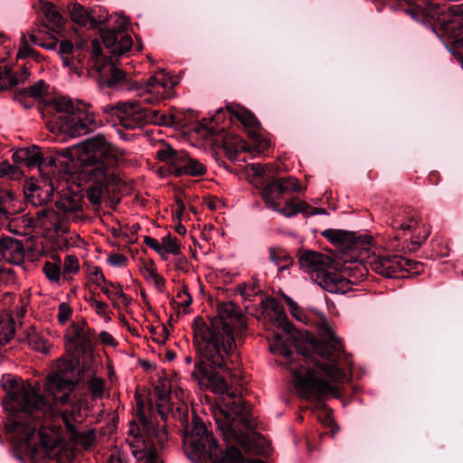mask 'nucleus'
Masks as SVG:
<instances>
[{
  "label": "nucleus",
  "mask_w": 463,
  "mask_h": 463,
  "mask_svg": "<svg viewBox=\"0 0 463 463\" xmlns=\"http://www.w3.org/2000/svg\"><path fill=\"white\" fill-rule=\"evenodd\" d=\"M42 12L47 23L46 27L57 31L63 25L64 18L55 5L45 3L42 6Z\"/></svg>",
  "instance_id": "33"
},
{
  "label": "nucleus",
  "mask_w": 463,
  "mask_h": 463,
  "mask_svg": "<svg viewBox=\"0 0 463 463\" xmlns=\"http://www.w3.org/2000/svg\"><path fill=\"white\" fill-rule=\"evenodd\" d=\"M300 207L303 208V210L299 213H302L306 216L316 215L318 213V212L312 211L314 208L303 201L300 202Z\"/></svg>",
  "instance_id": "64"
},
{
  "label": "nucleus",
  "mask_w": 463,
  "mask_h": 463,
  "mask_svg": "<svg viewBox=\"0 0 463 463\" xmlns=\"http://www.w3.org/2000/svg\"><path fill=\"white\" fill-rule=\"evenodd\" d=\"M322 236L344 249L354 250L357 249L359 245V241H356L353 232L343 230L327 229L322 232Z\"/></svg>",
  "instance_id": "31"
},
{
  "label": "nucleus",
  "mask_w": 463,
  "mask_h": 463,
  "mask_svg": "<svg viewBox=\"0 0 463 463\" xmlns=\"http://www.w3.org/2000/svg\"><path fill=\"white\" fill-rule=\"evenodd\" d=\"M348 271L354 280L347 279L341 272L327 269L325 272L316 275L315 282L329 293L345 294L351 290L352 285L356 280L364 279L366 277L367 267L364 264L354 262L345 269V272Z\"/></svg>",
  "instance_id": "12"
},
{
  "label": "nucleus",
  "mask_w": 463,
  "mask_h": 463,
  "mask_svg": "<svg viewBox=\"0 0 463 463\" xmlns=\"http://www.w3.org/2000/svg\"><path fill=\"white\" fill-rule=\"evenodd\" d=\"M0 226L16 235L25 234L27 228H32V220L27 215L14 214L6 220H0Z\"/></svg>",
  "instance_id": "32"
},
{
  "label": "nucleus",
  "mask_w": 463,
  "mask_h": 463,
  "mask_svg": "<svg viewBox=\"0 0 463 463\" xmlns=\"http://www.w3.org/2000/svg\"><path fill=\"white\" fill-rule=\"evenodd\" d=\"M69 175H64L62 174H58L57 172L54 175H42V179L38 183H30L26 185L24 189V194L28 202L33 206H43L49 203L55 190L59 189V186L56 185V183L60 182V178L62 180H67Z\"/></svg>",
  "instance_id": "15"
},
{
  "label": "nucleus",
  "mask_w": 463,
  "mask_h": 463,
  "mask_svg": "<svg viewBox=\"0 0 463 463\" xmlns=\"http://www.w3.org/2000/svg\"><path fill=\"white\" fill-rule=\"evenodd\" d=\"M300 202L301 201H297L296 199L288 200L281 209L279 208V204L277 203V210L274 211L279 213L285 217H293L303 210V208L300 207Z\"/></svg>",
  "instance_id": "44"
},
{
  "label": "nucleus",
  "mask_w": 463,
  "mask_h": 463,
  "mask_svg": "<svg viewBox=\"0 0 463 463\" xmlns=\"http://www.w3.org/2000/svg\"><path fill=\"white\" fill-rule=\"evenodd\" d=\"M23 203L19 195L7 189H0V220L23 212Z\"/></svg>",
  "instance_id": "28"
},
{
  "label": "nucleus",
  "mask_w": 463,
  "mask_h": 463,
  "mask_svg": "<svg viewBox=\"0 0 463 463\" xmlns=\"http://www.w3.org/2000/svg\"><path fill=\"white\" fill-rule=\"evenodd\" d=\"M302 189L298 179L293 176H288L269 183L262 190V197L267 207L277 210L276 201L280 199L284 194L300 192Z\"/></svg>",
  "instance_id": "18"
},
{
  "label": "nucleus",
  "mask_w": 463,
  "mask_h": 463,
  "mask_svg": "<svg viewBox=\"0 0 463 463\" xmlns=\"http://www.w3.org/2000/svg\"><path fill=\"white\" fill-rule=\"evenodd\" d=\"M277 313V326L281 329L285 334L288 335L286 340H283L282 336L279 334H274L275 342L270 344L269 350L275 354H281L285 358H289L292 354V352L289 350L288 343L289 342V337L294 335V326L287 319L286 314L283 308L279 306H276L274 308Z\"/></svg>",
  "instance_id": "20"
},
{
  "label": "nucleus",
  "mask_w": 463,
  "mask_h": 463,
  "mask_svg": "<svg viewBox=\"0 0 463 463\" xmlns=\"http://www.w3.org/2000/svg\"><path fill=\"white\" fill-rule=\"evenodd\" d=\"M138 422L129 425L126 443L136 463H160L156 446L164 447L168 440L165 426L148 419L138 402Z\"/></svg>",
  "instance_id": "8"
},
{
  "label": "nucleus",
  "mask_w": 463,
  "mask_h": 463,
  "mask_svg": "<svg viewBox=\"0 0 463 463\" xmlns=\"http://www.w3.org/2000/svg\"><path fill=\"white\" fill-rule=\"evenodd\" d=\"M5 303L8 307V311L11 317L16 316L17 317H22L26 312V306L28 304V299L25 297L21 295H10L7 294L4 299Z\"/></svg>",
  "instance_id": "34"
},
{
  "label": "nucleus",
  "mask_w": 463,
  "mask_h": 463,
  "mask_svg": "<svg viewBox=\"0 0 463 463\" xmlns=\"http://www.w3.org/2000/svg\"><path fill=\"white\" fill-rule=\"evenodd\" d=\"M89 276L92 283L99 287L101 292L112 302L114 307H118V298L121 299L124 306H129L132 298L124 293L122 285L107 280L99 267L90 268Z\"/></svg>",
  "instance_id": "17"
},
{
  "label": "nucleus",
  "mask_w": 463,
  "mask_h": 463,
  "mask_svg": "<svg viewBox=\"0 0 463 463\" xmlns=\"http://www.w3.org/2000/svg\"><path fill=\"white\" fill-rule=\"evenodd\" d=\"M104 114L115 118L127 129H136L146 124V109L139 101H120L101 108Z\"/></svg>",
  "instance_id": "14"
},
{
  "label": "nucleus",
  "mask_w": 463,
  "mask_h": 463,
  "mask_svg": "<svg viewBox=\"0 0 463 463\" xmlns=\"http://www.w3.org/2000/svg\"><path fill=\"white\" fill-rule=\"evenodd\" d=\"M14 335V321L10 315L0 317V345H5Z\"/></svg>",
  "instance_id": "37"
},
{
  "label": "nucleus",
  "mask_w": 463,
  "mask_h": 463,
  "mask_svg": "<svg viewBox=\"0 0 463 463\" xmlns=\"http://www.w3.org/2000/svg\"><path fill=\"white\" fill-rule=\"evenodd\" d=\"M234 143H235L234 148H232V147L230 148L228 146V143L227 142L225 143L226 150H227V152H226L227 156L232 161H235L237 159V155L239 152L248 151L246 146L243 144V142L241 140L236 138Z\"/></svg>",
  "instance_id": "55"
},
{
  "label": "nucleus",
  "mask_w": 463,
  "mask_h": 463,
  "mask_svg": "<svg viewBox=\"0 0 463 463\" xmlns=\"http://www.w3.org/2000/svg\"><path fill=\"white\" fill-rule=\"evenodd\" d=\"M29 38L33 44L41 46L47 50H54L58 44L56 37L52 36L45 38L40 30H33L29 33Z\"/></svg>",
  "instance_id": "38"
},
{
  "label": "nucleus",
  "mask_w": 463,
  "mask_h": 463,
  "mask_svg": "<svg viewBox=\"0 0 463 463\" xmlns=\"http://www.w3.org/2000/svg\"><path fill=\"white\" fill-rule=\"evenodd\" d=\"M409 5L408 14L414 19L424 22L437 14V7L430 0H405Z\"/></svg>",
  "instance_id": "30"
},
{
  "label": "nucleus",
  "mask_w": 463,
  "mask_h": 463,
  "mask_svg": "<svg viewBox=\"0 0 463 463\" xmlns=\"http://www.w3.org/2000/svg\"><path fill=\"white\" fill-rule=\"evenodd\" d=\"M176 297L180 300V304L184 307H188L193 302V298L188 292L187 286H183Z\"/></svg>",
  "instance_id": "59"
},
{
  "label": "nucleus",
  "mask_w": 463,
  "mask_h": 463,
  "mask_svg": "<svg viewBox=\"0 0 463 463\" xmlns=\"http://www.w3.org/2000/svg\"><path fill=\"white\" fill-rule=\"evenodd\" d=\"M85 148L93 154L88 156L85 173L89 180L96 184L114 191L118 187L120 179L116 167L124 159L126 152L113 146L103 136L90 138Z\"/></svg>",
  "instance_id": "7"
},
{
  "label": "nucleus",
  "mask_w": 463,
  "mask_h": 463,
  "mask_svg": "<svg viewBox=\"0 0 463 463\" xmlns=\"http://www.w3.org/2000/svg\"><path fill=\"white\" fill-rule=\"evenodd\" d=\"M43 272L52 283H59L62 275L59 261H46L43 266Z\"/></svg>",
  "instance_id": "43"
},
{
  "label": "nucleus",
  "mask_w": 463,
  "mask_h": 463,
  "mask_svg": "<svg viewBox=\"0 0 463 463\" xmlns=\"http://www.w3.org/2000/svg\"><path fill=\"white\" fill-rule=\"evenodd\" d=\"M299 261L314 281H316V275L325 272L331 264V260L328 256L316 251L303 253L300 256Z\"/></svg>",
  "instance_id": "25"
},
{
  "label": "nucleus",
  "mask_w": 463,
  "mask_h": 463,
  "mask_svg": "<svg viewBox=\"0 0 463 463\" xmlns=\"http://www.w3.org/2000/svg\"><path fill=\"white\" fill-rule=\"evenodd\" d=\"M108 263L115 268L126 267L128 262V259L121 253H112L108 256Z\"/></svg>",
  "instance_id": "57"
},
{
  "label": "nucleus",
  "mask_w": 463,
  "mask_h": 463,
  "mask_svg": "<svg viewBox=\"0 0 463 463\" xmlns=\"http://www.w3.org/2000/svg\"><path fill=\"white\" fill-rule=\"evenodd\" d=\"M55 205L57 213L66 223L68 222H78L83 218L84 212L81 195L67 186L58 191V199L55 202Z\"/></svg>",
  "instance_id": "16"
},
{
  "label": "nucleus",
  "mask_w": 463,
  "mask_h": 463,
  "mask_svg": "<svg viewBox=\"0 0 463 463\" xmlns=\"http://www.w3.org/2000/svg\"><path fill=\"white\" fill-rule=\"evenodd\" d=\"M32 44L29 35L26 36L25 34H23L16 55L17 58L24 59L27 57H36V52L33 49Z\"/></svg>",
  "instance_id": "46"
},
{
  "label": "nucleus",
  "mask_w": 463,
  "mask_h": 463,
  "mask_svg": "<svg viewBox=\"0 0 463 463\" xmlns=\"http://www.w3.org/2000/svg\"><path fill=\"white\" fill-rule=\"evenodd\" d=\"M144 242L146 246L153 249L156 252H157L162 257L161 241H158L157 240H156L150 236H145Z\"/></svg>",
  "instance_id": "62"
},
{
  "label": "nucleus",
  "mask_w": 463,
  "mask_h": 463,
  "mask_svg": "<svg viewBox=\"0 0 463 463\" xmlns=\"http://www.w3.org/2000/svg\"><path fill=\"white\" fill-rule=\"evenodd\" d=\"M29 75L30 73L26 68H23L20 73H14L12 71L7 70L6 67H5L4 70L0 67V80L5 81L7 80L11 86L24 82Z\"/></svg>",
  "instance_id": "40"
},
{
  "label": "nucleus",
  "mask_w": 463,
  "mask_h": 463,
  "mask_svg": "<svg viewBox=\"0 0 463 463\" xmlns=\"http://www.w3.org/2000/svg\"><path fill=\"white\" fill-rule=\"evenodd\" d=\"M30 219L32 220V228L53 230L56 233H66L69 231L66 222L57 211L51 208L38 210Z\"/></svg>",
  "instance_id": "21"
},
{
  "label": "nucleus",
  "mask_w": 463,
  "mask_h": 463,
  "mask_svg": "<svg viewBox=\"0 0 463 463\" xmlns=\"http://www.w3.org/2000/svg\"><path fill=\"white\" fill-rule=\"evenodd\" d=\"M99 341L104 345L112 346V347H115L118 345V342L116 341V339L113 337V335L110 333H109L107 331L103 330V331L99 332Z\"/></svg>",
  "instance_id": "60"
},
{
  "label": "nucleus",
  "mask_w": 463,
  "mask_h": 463,
  "mask_svg": "<svg viewBox=\"0 0 463 463\" xmlns=\"http://www.w3.org/2000/svg\"><path fill=\"white\" fill-rule=\"evenodd\" d=\"M269 254L270 261L278 266L279 271L288 269L292 263L289 254L281 248H269Z\"/></svg>",
  "instance_id": "36"
},
{
  "label": "nucleus",
  "mask_w": 463,
  "mask_h": 463,
  "mask_svg": "<svg viewBox=\"0 0 463 463\" xmlns=\"http://www.w3.org/2000/svg\"><path fill=\"white\" fill-rule=\"evenodd\" d=\"M44 85L45 84L43 80H39L36 83H34L33 85H32L26 89H24L23 92L20 93L19 96L18 95L16 96V99H19L20 96L31 97V98H34V99L40 98L45 92Z\"/></svg>",
  "instance_id": "48"
},
{
  "label": "nucleus",
  "mask_w": 463,
  "mask_h": 463,
  "mask_svg": "<svg viewBox=\"0 0 463 463\" xmlns=\"http://www.w3.org/2000/svg\"><path fill=\"white\" fill-rule=\"evenodd\" d=\"M126 80V74L121 70L111 67L110 77L107 80L106 83L109 88H117L118 84Z\"/></svg>",
  "instance_id": "52"
},
{
  "label": "nucleus",
  "mask_w": 463,
  "mask_h": 463,
  "mask_svg": "<svg viewBox=\"0 0 463 463\" xmlns=\"http://www.w3.org/2000/svg\"><path fill=\"white\" fill-rule=\"evenodd\" d=\"M80 270V262L76 256L67 255L63 261L62 276L76 274Z\"/></svg>",
  "instance_id": "47"
},
{
  "label": "nucleus",
  "mask_w": 463,
  "mask_h": 463,
  "mask_svg": "<svg viewBox=\"0 0 463 463\" xmlns=\"http://www.w3.org/2000/svg\"><path fill=\"white\" fill-rule=\"evenodd\" d=\"M13 158L16 163L24 164L29 168L37 166L42 175H54L57 172L65 176L72 173L71 148L54 155L52 152L43 151L37 146H31L18 149L14 153Z\"/></svg>",
  "instance_id": "10"
},
{
  "label": "nucleus",
  "mask_w": 463,
  "mask_h": 463,
  "mask_svg": "<svg viewBox=\"0 0 463 463\" xmlns=\"http://www.w3.org/2000/svg\"><path fill=\"white\" fill-rule=\"evenodd\" d=\"M0 256L10 264L21 265L25 257V249L21 241L5 237L0 240Z\"/></svg>",
  "instance_id": "24"
},
{
  "label": "nucleus",
  "mask_w": 463,
  "mask_h": 463,
  "mask_svg": "<svg viewBox=\"0 0 463 463\" xmlns=\"http://www.w3.org/2000/svg\"><path fill=\"white\" fill-rule=\"evenodd\" d=\"M284 299L286 301V303L288 304V308H289V311L291 313V315L298 321H303L304 320V313L303 311L299 308L298 305L297 304L296 301H294L290 297L288 296H286L284 295Z\"/></svg>",
  "instance_id": "56"
},
{
  "label": "nucleus",
  "mask_w": 463,
  "mask_h": 463,
  "mask_svg": "<svg viewBox=\"0 0 463 463\" xmlns=\"http://www.w3.org/2000/svg\"><path fill=\"white\" fill-rule=\"evenodd\" d=\"M89 303L98 316L103 317L107 322L111 320L110 315L108 311L109 306L106 302L90 298L89 299Z\"/></svg>",
  "instance_id": "49"
},
{
  "label": "nucleus",
  "mask_w": 463,
  "mask_h": 463,
  "mask_svg": "<svg viewBox=\"0 0 463 463\" xmlns=\"http://www.w3.org/2000/svg\"><path fill=\"white\" fill-rule=\"evenodd\" d=\"M244 433L243 441H238L233 439L224 441L227 448L224 452L220 449L216 438L209 430L199 417L193 418L192 429L184 435V449L186 456L194 462L209 458L213 463H243L244 458L241 450L230 445L231 443L241 445L245 451L250 450L249 431Z\"/></svg>",
  "instance_id": "5"
},
{
  "label": "nucleus",
  "mask_w": 463,
  "mask_h": 463,
  "mask_svg": "<svg viewBox=\"0 0 463 463\" xmlns=\"http://www.w3.org/2000/svg\"><path fill=\"white\" fill-rule=\"evenodd\" d=\"M106 188L99 184L92 185L87 189L86 195L92 204H99L102 195V190Z\"/></svg>",
  "instance_id": "54"
},
{
  "label": "nucleus",
  "mask_w": 463,
  "mask_h": 463,
  "mask_svg": "<svg viewBox=\"0 0 463 463\" xmlns=\"http://www.w3.org/2000/svg\"><path fill=\"white\" fill-rule=\"evenodd\" d=\"M246 328L245 317L239 307L232 302L218 305V315L209 323L198 318L194 323V332L196 345H208L213 344L216 347L226 350H235L233 330L242 331Z\"/></svg>",
  "instance_id": "6"
},
{
  "label": "nucleus",
  "mask_w": 463,
  "mask_h": 463,
  "mask_svg": "<svg viewBox=\"0 0 463 463\" xmlns=\"http://www.w3.org/2000/svg\"><path fill=\"white\" fill-rule=\"evenodd\" d=\"M391 226L396 232L395 241L403 238L404 241H409V251L420 249L430 234V227L422 222L420 213L415 210L400 211L392 218Z\"/></svg>",
  "instance_id": "11"
},
{
  "label": "nucleus",
  "mask_w": 463,
  "mask_h": 463,
  "mask_svg": "<svg viewBox=\"0 0 463 463\" xmlns=\"http://www.w3.org/2000/svg\"><path fill=\"white\" fill-rule=\"evenodd\" d=\"M73 52V44L68 41H61L60 43L59 54L62 60L64 66L70 67L71 64V54Z\"/></svg>",
  "instance_id": "50"
},
{
  "label": "nucleus",
  "mask_w": 463,
  "mask_h": 463,
  "mask_svg": "<svg viewBox=\"0 0 463 463\" xmlns=\"http://www.w3.org/2000/svg\"><path fill=\"white\" fill-rule=\"evenodd\" d=\"M311 349H300L297 358L288 363L296 390L301 397L319 402L338 397L337 384L347 379L341 368L345 357L342 341L326 330L321 339L312 342Z\"/></svg>",
  "instance_id": "3"
},
{
  "label": "nucleus",
  "mask_w": 463,
  "mask_h": 463,
  "mask_svg": "<svg viewBox=\"0 0 463 463\" xmlns=\"http://www.w3.org/2000/svg\"><path fill=\"white\" fill-rule=\"evenodd\" d=\"M28 343L30 347L37 352L48 353L49 351L48 342L36 334L28 337Z\"/></svg>",
  "instance_id": "51"
},
{
  "label": "nucleus",
  "mask_w": 463,
  "mask_h": 463,
  "mask_svg": "<svg viewBox=\"0 0 463 463\" xmlns=\"http://www.w3.org/2000/svg\"><path fill=\"white\" fill-rule=\"evenodd\" d=\"M88 390L94 398H101L105 391V382L100 377H91L87 382Z\"/></svg>",
  "instance_id": "45"
},
{
  "label": "nucleus",
  "mask_w": 463,
  "mask_h": 463,
  "mask_svg": "<svg viewBox=\"0 0 463 463\" xmlns=\"http://www.w3.org/2000/svg\"><path fill=\"white\" fill-rule=\"evenodd\" d=\"M197 345L198 360L192 378L199 385L208 386L213 392L222 394L220 402L213 410V419L224 439H233L243 441L247 430H252L254 422L248 408L244 405L241 396L231 392L225 379L220 375L216 369H221L230 375L232 384H239L241 380V373L229 367V362L234 364L233 355L235 350H226L216 347L213 344L208 345Z\"/></svg>",
  "instance_id": "2"
},
{
  "label": "nucleus",
  "mask_w": 463,
  "mask_h": 463,
  "mask_svg": "<svg viewBox=\"0 0 463 463\" xmlns=\"http://www.w3.org/2000/svg\"><path fill=\"white\" fill-rule=\"evenodd\" d=\"M227 109L245 128L252 129L250 131V135L258 152H262L269 146V141L257 133L256 129L260 127V122L250 111L239 105H229Z\"/></svg>",
  "instance_id": "19"
},
{
  "label": "nucleus",
  "mask_w": 463,
  "mask_h": 463,
  "mask_svg": "<svg viewBox=\"0 0 463 463\" xmlns=\"http://www.w3.org/2000/svg\"><path fill=\"white\" fill-rule=\"evenodd\" d=\"M17 281L15 272L14 269L9 267H5L0 262V282L6 285L15 284Z\"/></svg>",
  "instance_id": "53"
},
{
  "label": "nucleus",
  "mask_w": 463,
  "mask_h": 463,
  "mask_svg": "<svg viewBox=\"0 0 463 463\" xmlns=\"http://www.w3.org/2000/svg\"><path fill=\"white\" fill-rule=\"evenodd\" d=\"M161 246L162 258L165 260L167 258V254L178 255L181 252V248L178 240L170 235L162 238Z\"/></svg>",
  "instance_id": "42"
},
{
  "label": "nucleus",
  "mask_w": 463,
  "mask_h": 463,
  "mask_svg": "<svg viewBox=\"0 0 463 463\" xmlns=\"http://www.w3.org/2000/svg\"><path fill=\"white\" fill-rule=\"evenodd\" d=\"M71 19L77 24L86 25L90 21L89 13L80 4L74 3L68 6Z\"/></svg>",
  "instance_id": "41"
},
{
  "label": "nucleus",
  "mask_w": 463,
  "mask_h": 463,
  "mask_svg": "<svg viewBox=\"0 0 463 463\" xmlns=\"http://www.w3.org/2000/svg\"><path fill=\"white\" fill-rule=\"evenodd\" d=\"M186 156L185 152L176 151L169 145H164L156 152L157 159L167 164L170 173L175 176H180V170Z\"/></svg>",
  "instance_id": "27"
},
{
  "label": "nucleus",
  "mask_w": 463,
  "mask_h": 463,
  "mask_svg": "<svg viewBox=\"0 0 463 463\" xmlns=\"http://www.w3.org/2000/svg\"><path fill=\"white\" fill-rule=\"evenodd\" d=\"M50 109L57 113L49 123L52 132L57 131L77 137L93 131L97 127L95 116L87 103L61 97L54 99L50 104Z\"/></svg>",
  "instance_id": "9"
},
{
  "label": "nucleus",
  "mask_w": 463,
  "mask_h": 463,
  "mask_svg": "<svg viewBox=\"0 0 463 463\" xmlns=\"http://www.w3.org/2000/svg\"><path fill=\"white\" fill-rule=\"evenodd\" d=\"M401 260H402L405 262L404 264H402V267H401V271L405 270V271H409V272L410 271L419 272L420 267H421V263L412 260L405 259L402 257H401Z\"/></svg>",
  "instance_id": "61"
},
{
  "label": "nucleus",
  "mask_w": 463,
  "mask_h": 463,
  "mask_svg": "<svg viewBox=\"0 0 463 463\" xmlns=\"http://www.w3.org/2000/svg\"><path fill=\"white\" fill-rule=\"evenodd\" d=\"M181 168L182 169L180 170V176H199L204 175L206 172V167L203 164H202L197 159L190 157L188 155L185 157Z\"/></svg>",
  "instance_id": "35"
},
{
  "label": "nucleus",
  "mask_w": 463,
  "mask_h": 463,
  "mask_svg": "<svg viewBox=\"0 0 463 463\" xmlns=\"http://www.w3.org/2000/svg\"><path fill=\"white\" fill-rule=\"evenodd\" d=\"M405 262L401 260L399 255H390L388 253L373 254L369 257L368 265L370 269L384 277H394L401 271V267Z\"/></svg>",
  "instance_id": "22"
},
{
  "label": "nucleus",
  "mask_w": 463,
  "mask_h": 463,
  "mask_svg": "<svg viewBox=\"0 0 463 463\" xmlns=\"http://www.w3.org/2000/svg\"><path fill=\"white\" fill-rule=\"evenodd\" d=\"M148 123L155 125L173 126L175 121L173 115H166L161 113L159 110L146 109V124Z\"/></svg>",
  "instance_id": "39"
},
{
  "label": "nucleus",
  "mask_w": 463,
  "mask_h": 463,
  "mask_svg": "<svg viewBox=\"0 0 463 463\" xmlns=\"http://www.w3.org/2000/svg\"><path fill=\"white\" fill-rule=\"evenodd\" d=\"M104 45L115 55H123L130 51L133 41L130 35L115 31H104L101 33Z\"/></svg>",
  "instance_id": "26"
},
{
  "label": "nucleus",
  "mask_w": 463,
  "mask_h": 463,
  "mask_svg": "<svg viewBox=\"0 0 463 463\" xmlns=\"http://www.w3.org/2000/svg\"><path fill=\"white\" fill-rule=\"evenodd\" d=\"M449 13L454 16L463 17V2L450 5Z\"/></svg>",
  "instance_id": "63"
},
{
  "label": "nucleus",
  "mask_w": 463,
  "mask_h": 463,
  "mask_svg": "<svg viewBox=\"0 0 463 463\" xmlns=\"http://www.w3.org/2000/svg\"><path fill=\"white\" fill-rule=\"evenodd\" d=\"M154 392L156 397V409L151 408L150 413L153 415L155 412H156L165 421L168 412L171 411V388L169 382L165 380L159 382L155 386Z\"/></svg>",
  "instance_id": "29"
},
{
  "label": "nucleus",
  "mask_w": 463,
  "mask_h": 463,
  "mask_svg": "<svg viewBox=\"0 0 463 463\" xmlns=\"http://www.w3.org/2000/svg\"><path fill=\"white\" fill-rule=\"evenodd\" d=\"M65 338L67 344L79 353L85 354L91 350L90 328L85 323L72 324L68 328Z\"/></svg>",
  "instance_id": "23"
},
{
  "label": "nucleus",
  "mask_w": 463,
  "mask_h": 463,
  "mask_svg": "<svg viewBox=\"0 0 463 463\" xmlns=\"http://www.w3.org/2000/svg\"><path fill=\"white\" fill-rule=\"evenodd\" d=\"M174 85L173 80L164 71H159L144 83L137 84L135 89L141 102L157 104L171 97Z\"/></svg>",
  "instance_id": "13"
},
{
  "label": "nucleus",
  "mask_w": 463,
  "mask_h": 463,
  "mask_svg": "<svg viewBox=\"0 0 463 463\" xmlns=\"http://www.w3.org/2000/svg\"><path fill=\"white\" fill-rule=\"evenodd\" d=\"M1 385L9 397L5 408L12 414L6 420L5 430L13 443L33 458L58 454L62 447V430L55 424L42 425L43 419L52 416V404L40 394L38 383H24L5 375Z\"/></svg>",
  "instance_id": "1"
},
{
  "label": "nucleus",
  "mask_w": 463,
  "mask_h": 463,
  "mask_svg": "<svg viewBox=\"0 0 463 463\" xmlns=\"http://www.w3.org/2000/svg\"><path fill=\"white\" fill-rule=\"evenodd\" d=\"M71 314L72 309L67 303L62 302L59 305L57 318L61 324H64L65 322H67L71 317Z\"/></svg>",
  "instance_id": "58"
},
{
  "label": "nucleus",
  "mask_w": 463,
  "mask_h": 463,
  "mask_svg": "<svg viewBox=\"0 0 463 463\" xmlns=\"http://www.w3.org/2000/svg\"><path fill=\"white\" fill-rule=\"evenodd\" d=\"M75 386L76 381L71 371L58 370L48 377L44 390L52 396L56 403L64 406L61 411V418L65 425L68 439L74 445L89 449L95 440V434L92 430H81L80 429L82 420L80 404L79 402L72 401L71 396Z\"/></svg>",
  "instance_id": "4"
}]
</instances>
